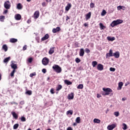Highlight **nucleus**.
<instances>
[{"label":"nucleus","mask_w":130,"mask_h":130,"mask_svg":"<svg viewBox=\"0 0 130 130\" xmlns=\"http://www.w3.org/2000/svg\"><path fill=\"white\" fill-rule=\"evenodd\" d=\"M103 91H104L102 93L103 96H108L110 93H112V89L110 88H103Z\"/></svg>","instance_id":"f257e3e1"},{"label":"nucleus","mask_w":130,"mask_h":130,"mask_svg":"<svg viewBox=\"0 0 130 130\" xmlns=\"http://www.w3.org/2000/svg\"><path fill=\"white\" fill-rule=\"evenodd\" d=\"M123 21L121 19H117L116 20H114L111 24L110 26L112 27H115V26H117V25H119L120 24H122L123 23Z\"/></svg>","instance_id":"f03ea898"},{"label":"nucleus","mask_w":130,"mask_h":130,"mask_svg":"<svg viewBox=\"0 0 130 130\" xmlns=\"http://www.w3.org/2000/svg\"><path fill=\"white\" fill-rule=\"evenodd\" d=\"M52 69L55 72H56V73H57L58 74L61 73V68H60V67H59L58 65L54 64L52 67Z\"/></svg>","instance_id":"7ed1b4c3"},{"label":"nucleus","mask_w":130,"mask_h":130,"mask_svg":"<svg viewBox=\"0 0 130 130\" xmlns=\"http://www.w3.org/2000/svg\"><path fill=\"white\" fill-rule=\"evenodd\" d=\"M4 8L6 10H10L11 8V2L9 1H7L4 3Z\"/></svg>","instance_id":"20e7f679"},{"label":"nucleus","mask_w":130,"mask_h":130,"mask_svg":"<svg viewBox=\"0 0 130 130\" xmlns=\"http://www.w3.org/2000/svg\"><path fill=\"white\" fill-rule=\"evenodd\" d=\"M43 66H47L49 63V59L47 57H44L42 61Z\"/></svg>","instance_id":"39448f33"},{"label":"nucleus","mask_w":130,"mask_h":130,"mask_svg":"<svg viewBox=\"0 0 130 130\" xmlns=\"http://www.w3.org/2000/svg\"><path fill=\"white\" fill-rule=\"evenodd\" d=\"M111 56H113V51L112 49H110L109 52L106 54V58H109Z\"/></svg>","instance_id":"423d86ee"},{"label":"nucleus","mask_w":130,"mask_h":130,"mask_svg":"<svg viewBox=\"0 0 130 130\" xmlns=\"http://www.w3.org/2000/svg\"><path fill=\"white\" fill-rule=\"evenodd\" d=\"M117 126V124L116 123H113L111 125H109L107 126V129L108 130H113L114 128H115Z\"/></svg>","instance_id":"0eeeda50"},{"label":"nucleus","mask_w":130,"mask_h":130,"mask_svg":"<svg viewBox=\"0 0 130 130\" xmlns=\"http://www.w3.org/2000/svg\"><path fill=\"white\" fill-rule=\"evenodd\" d=\"M11 67L13 69V70L16 71L18 69L17 64L14 63V61H11Z\"/></svg>","instance_id":"6e6552de"},{"label":"nucleus","mask_w":130,"mask_h":130,"mask_svg":"<svg viewBox=\"0 0 130 130\" xmlns=\"http://www.w3.org/2000/svg\"><path fill=\"white\" fill-rule=\"evenodd\" d=\"M71 8H72V4L71 3H68L65 8V11H66V12H69V11L71 10Z\"/></svg>","instance_id":"1a4fd4ad"},{"label":"nucleus","mask_w":130,"mask_h":130,"mask_svg":"<svg viewBox=\"0 0 130 130\" xmlns=\"http://www.w3.org/2000/svg\"><path fill=\"white\" fill-rule=\"evenodd\" d=\"M104 67L102 64H98L97 66V69L98 71H103Z\"/></svg>","instance_id":"9d476101"},{"label":"nucleus","mask_w":130,"mask_h":130,"mask_svg":"<svg viewBox=\"0 0 130 130\" xmlns=\"http://www.w3.org/2000/svg\"><path fill=\"white\" fill-rule=\"evenodd\" d=\"M74 92H71V93L68 94V99H69V100H73V99H74Z\"/></svg>","instance_id":"9b49d317"},{"label":"nucleus","mask_w":130,"mask_h":130,"mask_svg":"<svg viewBox=\"0 0 130 130\" xmlns=\"http://www.w3.org/2000/svg\"><path fill=\"white\" fill-rule=\"evenodd\" d=\"M113 56H114V57H115V58H119V57L120 56L119 52L117 51V52H115V53H113Z\"/></svg>","instance_id":"f8f14e48"},{"label":"nucleus","mask_w":130,"mask_h":130,"mask_svg":"<svg viewBox=\"0 0 130 130\" xmlns=\"http://www.w3.org/2000/svg\"><path fill=\"white\" fill-rule=\"evenodd\" d=\"M22 18V16H21V15L18 14L15 15V20H16L17 21H19V20H20Z\"/></svg>","instance_id":"ddd939ff"},{"label":"nucleus","mask_w":130,"mask_h":130,"mask_svg":"<svg viewBox=\"0 0 130 130\" xmlns=\"http://www.w3.org/2000/svg\"><path fill=\"white\" fill-rule=\"evenodd\" d=\"M60 31V27H57L56 28H53L52 29L53 33H57V32H59Z\"/></svg>","instance_id":"4468645a"},{"label":"nucleus","mask_w":130,"mask_h":130,"mask_svg":"<svg viewBox=\"0 0 130 130\" xmlns=\"http://www.w3.org/2000/svg\"><path fill=\"white\" fill-rule=\"evenodd\" d=\"M107 39L108 41H114V40H115V37H111L110 36H108L107 37Z\"/></svg>","instance_id":"2eb2a0df"},{"label":"nucleus","mask_w":130,"mask_h":130,"mask_svg":"<svg viewBox=\"0 0 130 130\" xmlns=\"http://www.w3.org/2000/svg\"><path fill=\"white\" fill-rule=\"evenodd\" d=\"M84 54H85V51H84V49H80L79 52L80 56H84Z\"/></svg>","instance_id":"dca6fc26"},{"label":"nucleus","mask_w":130,"mask_h":130,"mask_svg":"<svg viewBox=\"0 0 130 130\" xmlns=\"http://www.w3.org/2000/svg\"><path fill=\"white\" fill-rule=\"evenodd\" d=\"M122 86H123V83L122 82H119L117 90H121Z\"/></svg>","instance_id":"f3484780"},{"label":"nucleus","mask_w":130,"mask_h":130,"mask_svg":"<svg viewBox=\"0 0 130 130\" xmlns=\"http://www.w3.org/2000/svg\"><path fill=\"white\" fill-rule=\"evenodd\" d=\"M48 38H49V35H48V34H46L44 37H43L41 40L42 41H44L45 40H47V39H48Z\"/></svg>","instance_id":"a211bd4d"},{"label":"nucleus","mask_w":130,"mask_h":130,"mask_svg":"<svg viewBox=\"0 0 130 130\" xmlns=\"http://www.w3.org/2000/svg\"><path fill=\"white\" fill-rule=\"evenodd\" d=\"M11 114L12 115H13V117L14 118V119H18V114H17L16 112H12Z\"/></svg>","instance_id":"6ab92c4d"},{"label":"nucleus","mask_w":130,"mask_h":130,"mask_svg":"<svg viewBox=\"0 0 130 130\" xmlns=\"http://www.w3.org/2000/svg\"><path fill=\"white\" fill-rule=\"evenodd\" d=\"M99 25H100V28L101 30H104L106 29V26L103 25V23H100Z\"/></svg>","instance_id":"aec40b11"},{"label":"nucleus","mask_w":130,"mask_h":130,"mask_svg":"<svg viewBox=\"0 0 130 130\" xmlns=\"http://www.w3.org/2000/svg\"><path fill=\"white\" fill-rule=\"evenodd\" d=\"M18 42V40L17 39H15V38H11L10 40V42H11V43H16V42Z\"/></svg>","instance_id":"412c9836"},{"label":"nucleus","mask_w":130,"mask_h":130,"mask_svg":"<svg viewBox=\"0 0 130 130\" xmlns=\"http://www.w3.org/2000/svg\"><path fill=\"white\" fill-rule=\"evenodd\" d=\"M2 49L3 50H4L5 52H6V51H8V46L6 44L3 45V46H2Z\"/></svg>","instance_id":"4be33fe9"},{"label":"nucleus","mask_w":130,"mask_h":130,"mask_svg":"<svg viewBox=\"0 0 130 130\" xmlns=\"http://www.w3.org/2000/svg\"><path fill=\"white\" fill-rule=\"evenodd\" d=\"M34 17L35 19H37L39 17V11H37L35 12L34 14Z\"/></svg>","instance_id":"5701e85b"},{"label":"nucleus","mask_w":130,"mask_h":130,"mask_svg":"<svg viewBox=\"0 0 130 130\" xmlns=\"http://www.w3.org/2000/svg\"><path fill=\"white\" fill-rule=\"evenodd\" d=\"M10 59H11V57H8L6 58L5 59H4V62L5 63H8V62H9V61Z\"/></svg>","instance_id":"b1692460"},{"label":"nucleus","mask_w":130,"mask_h":130,"mask_svg":"<svg viewBox=\"0 0 130 130\" xmlns=\"http://www.w3.org/2000/svg\"><path fill=\"white\" fill-rule=\"evenodd\" d=\"M93 122L94 123H100V122H101V120H100L99 119L94 118L93 119Z\"/></svg>","instance_id":"393cba45"},{"label":"nucleus","mask_w":130,"mask_h":130,"mask_svg":"<svg viewBox=\"0 0 130 130\" xmlns=\"http://www.w3.org/2000/svg\"><path fill=\"white\" fill-rule=\"evenodd\" d=\"M54 53V47H52L50 49L49 51V54H52V53Z\"/></svg>","instance_id":"a878e982"},{"label":"nucleus","mask_w":130,"mask_h":130,"mask_svg":"<svg viewBox=\"0 0 130 130\" xmlns=\"http://www.w3.org/2000/svg\"><path fill=\"white\" fill-rule=\"evenodd\" d=\"M64 84H66V85H72V82L68 80H65L64 81Z\"/></svg>","instance_id":"bb28decb"},{"label":"nucleus","mask_w":130,"mask_h":130,"mask_svg":"<svg viewBox=\"0 0 130 130\" xmlns=\"http://www.w3.org/2000/svg\"><path fill=\"white\" fill-rule=\"evenodd\" d=\"M22 4H21V3H19L17 4V9L18 10H22Z\"/></svg>","instance_id":"cd10ccee"},{"label":"nucleus","mask_w":130,"mask_h":130,"mask_svg":"<svg viewBox=\"0 0 130 130\" xmlns=\"http://www.w3.org/2000/svg\"><path fill=\"white\" fill-rule=\"evenodd\" d=\"M90 18H91V12H89L86 15V20H89V19H90Z\"/></svg>","instance_id":"c85d7f7f"},{"label":"nucleus","mask_w":130,"mask_h":130,"mask_svg":"<svg viewBox=\"0 0 130 130\" xmlns=\"http://www.w3.org/2000/svg\"><path fill=\"white\" fill-rule=\"evenodd\" d=\"M122 126H123L122 129L123 130L127 129V125H126V124L123 123Z\"/></svg>","instance_id":"c756f323"},{"label":"nucleus","mask_w":130,"mask_h":130,"mask_svg":"<svg viewBox=\"0 0 130 130\" xmlns=\"http://www.w3.org/2000/svg\"><path fill=\"white\" fill-rule=\"evenodd\" d=\"M73 110H69L67 112L66 114L67 115H69V114H70V115H73Z\"/></svg>","instance_id":"7c9ffc66"},{"label":"nucleus","mask_w":130,"mask_h":130,"mask_svg":"<svg viewBox=\"0 0 130 130\" xmlns=\"http://www.w3.org/2000/svg\"><path fill=\"white\" fill-rule=\"evenodd\" d=\"M62 88V86L61 85H58L56 87V91H59V90H61Z\"/></svg>","instance_id":"2f4dec72"},{"label":"nucleus","mask_w":130,"mask_h":130,"mask_svg":"<svg viewBox=\"0 0 130 130\" xmlns=\"http://www.w3.org/2000/svg\"><path fill=\"white\" fill-rule=\"evenodd\" d=\"M97 64H98V62L96 61H93L92 62V66L93 68H95V67L96 66Z\"/></svg>","instance_id":"473e14b6"},{"label":"nucleus","mask_w":130,"mask_h":130,"mask_svg":"<svg viewBox=\"0 0 130 130\" xmlns=\"http://www.w3.org/2000/svg\"><path fill=\"white\" fill-rule=\"evenodd\" d=\"M83 88H84V85L80 84L79 85H78L77 86V89H83Z\"/></svg>","instance_id":"72a5a7b5"},{"label":"nucleus","mask_w":130,"mask_h":130,"mask_svg":"<svg viewBox=\"0 0 130 130\" xmlns=\"http://www.w3.org/2000/svg\"><path fill=\"white\" fill-rule=\"evenodd\" d=\"M76 122L77 123H80V122H81V118H80V117H78L76 118Z\"/></svg>","instance_id":"f704fd0d"},{"label":"nucleus","mask_w":130,"mask_h":130,"mask_svg":"<svg viewBox=\"0 0 130 130\" xmlns=\"http://www.w3.org/2000/svg\"><path fill=\"white\" fill-rule=\"evenodd\" d=\"M18 127H19V124L18 123L14 124L13 126L14 129H17V128H18Z\"/></svg>","instance_id":"c9c22d12"},{"label":"nucleus","mask_w":130,"mask_h":130,"mask_svg":"<svg viewBox=\"0 0 130 130\" xmlns=\"http://www.w3.org/2000/svg\"><path fill=\"white\" fill-rule=\"evenodd\" d=\"M0 21L1 22H4L5 21L4 16H0Z\"/></svg>","instance_id":"e433bc0d"},{"label":"nucleus","mask_w":130,"mask_h":130,"mask_svg":"<svg viewBox=\"0 0 130 130\" xmlns=\"http://www.w3.org/2000/svg\"><path fill=\"white\" fill-rule=\"evenodd\" d=\"M106 11H105V10H103V11L102 12V13H101V16H105V15H106Z\"/></svg>","instance_id":"4c0bfd02"},{"label":"nucleus","mask_w":130,"mask_h":130,"mask_svg":"<svg viewBox=\"0 0 130 130\" xmlns=\"http://www.w3.org/2000/svg\"><path fill=\"white\" fill-rule=\"evenodd\" d=\"M25 93L27 95H32V91L31 90H28L25 92Z\"/></svg>","instance_id":"58836bf2"},{"label":"nucleus","mask_w":130,"mask_h":130,"mask_svg":"<svg viewBox=\"0 0 130 130\" xmlns=\"http://www.w3.org/2000/svg\"><path fill=\"white\" fill-rule=\"evenodd\" d=\"M114 115L116 117H118V116H119V112H115L114 113Z\"/></svg>","instance_id":"ea45409f"},{"label":"nucleus","mask_w":130,"mask_h":130,"mask_svg":"<svg viewBox=\"0 0 130 130\" xmlns=\"http://www.w3.org/2000/svg\"><path fill=\"white\" fill-rule=\"evenodd\" d=\"M75 61L77 62V63H79V62H81V59H80L79 58H76L75 59Z\"/></svg>","instance_id":"a19ab883"},{"label":"nucleus","mask_w":130,"mask_h":130,"mask_svg":"<svg viewBox=\"0 0 130 130\" xmlns=\"http://www.w3.org/2000/svg\"><path fill=\"white\" fill-rule=\"evenodd\" d=\"M34 76H36V73L34 72L33 73H31L29 75V77H30V78H32V77H34Z\"/></svg>","instance_id":"79ce46f5"},{"label":"nucleus","mask_w":130,"mask_h":130,"mask_svg":"<svg viewBox=\"0 0 130 130\" xmlns=\"http://www.w3.org/2000/svg\"><path fill=\"white\" fill-rule=\"evenodd\" d=\"M32 60H33V58H32L31 57L29 58L28 59H27L28 62H29L30 63H31V62H32Z\"/></svg>","instance_id":"37998d69"},{"label":"nucleus","mask_w":130,"mask_h":130,"mask_svg":"<svg viewBox=\"0 0 130 130\" xmlns=\"http://www.w3.org/2000/svg\"><path fill=\"white\" fill-rule=\"evenodd\" d=\"M94 7H95V4H94V3H91L90 4V7L91 8V9H93V8H94Z\"/></svg>","instance_id":"c03bdc74"},{"label":"nucleus","mask_w":130,"mask_h":130,"mask_svg":"<svg viewBox=\"0 0 130 130\" xmlns=\"http://www.w3.org/2000/svg\"><path fill=\"white\" fill-rule=\"evenodd\" d=\"M20 119L21 121H26V118H25V117H21Z\"/></svg>","instance_id":"a18cd8bd"},{"label":"nucleus","mask_w":130,"mask_h":130,"mask_svg":"<svg viewBox=\"0 0 130 130\" xmlns=\"http://www.w3.org/2000/svg\"><path fill=\"white\" fill-rule=\"evenodd\" d=\"M15 72H16V70H13L12 71V72L11 73V77H14V75Z\"/></svg>","instance_id":"49530a36"},{"label":"nucleus","mask_w":130,"mask_h":130,"mask_svg":"<svg viewBox=\"0 0 130 130\" xmlns=\"http://www.w3.org/2000/svg\"><path fill=\"white\" fill-rule=\"evenodd\" d=\"M110 72H115V68L111 67L110 68Z\"/></svg>","instance_id":"de8ad7c7"},{"label":"nucleus","mask_w":130,"mask_h":130,"mask_svg":"<svg viewBox=\"0 0 130 130\" xmlns=\"http://www.w3.org/2000/svg\"><path fill=\"white\" fill-rule=\"evenodd\" d=\"M117 9L118 11H120V10H122V6H117Z\"/></svg>","instance_id":"09e8293b"},{"label":"nucleus","mask_w":130,"mask_h":130,"mask_svg":"<svg viewBox=\"0 0 130 130\" xmlns=\"http://www.w3.org/2000/svg\"><path fill=\"white\" fill-rule=\"evenodd\" d=\"M85 52L86 53H90V50L88 48L85 49Z\"/></svg>","instance_id":"8fccbe9b"},{"label":"nucleus","mask_w":130,"mask_h":130,"mask_svg":"<svg viewBox=\"0 0 130 130\" xmlns=\"http://www.w3.org/2000/svg\"><path fill=\"white\" fill-rule=\"evenodd\" d=\"M50 93L51 94H54V89L53 88L51 89L50 90Z\"/></svg>","instance_id":"3c124183"},{"label":"nucleus","mask_w":130,"mask_h":130,"mask_svg":"<svg viewBox=\"0 0 130 130\" xmlns=\"http://www.w3.org/2000/svg\"><path fill=\"white\" fill-rule=\"evenodd\" d=\"M42 7H46V3L43 2V3H42Z\"/></svg>","instance_id":"603ef678"},{"label":"nucleus","mask_w":130,"mask_h":130,"mask_svg":"<svg viewBox=\"0 0 130 130\" xmlns=\"http://www.w3.org/2000/svg\"><path fill=\"white\" fill-rule=\"evenodd\" d=\"M20 104H21V105H24V104H25V102H24V101H22L20 102Z\"/></svg>","instance_id":"864d4df0"},{"label":"nucleus","mask_w":130,"mask_h":130,"mask_svg":"<svg viewBox=\"0 0 130 130\" xmlns=\"http://www.w3.org/2000/svg\"><path fill=\"white\" fill-rule=\"evenodd\" d=\"M26 49H27V46L24 45L23 47V50H26Z\"/></svg>","instance_id":"5fc2aeb1"},{"label":"nucleus","mask_w":130,"mask_h":130,"mask_svg":"<svg viewBox=\"0 0 130 130\" xmlns=\"http://www.w3.org/2000/svg\"><path fill=\"white\" fill-rule=\"evenodd\" d=\"M42 73H43L44 74H45L46 73V69H43L42 70Z\"/></svg>","instance_id":"6e6d98bb"},{"label":"nucleus","mask_w":130,"mask_h":130,"mask_svg":"<svg viewBox=\"0 0 130 130\" xmlns=\"http://www.w3.org/2000/svg\"><path fill=\"white\" fill-rule=\"evenodd\" d=\"M11 104H15V105H18V103H16L15 102H11Z\"/></svg>","instance_id":"4d7b16f0"},{"label":"nucleus","mask_w":130,"mask_h":130,"mask_svg":"<svg viewBox=\"0 0 130 130\" xmlns=\"http://www.w3.org/2000/svg\"><path fill=\"white\" fill-rule=\"evenodd\" d=\"M96 97H97V98H100V97H101V95H100L99 93H98L96 94Z\"/></svg>","instance_id":"13d9d810"},{"label":"nucleus","mask_w":130,"mask_h":130,"mask_svg":"<svg viewBox=\"0 0 130 130\" xmlns=\"http://www.w3.org/2000/svg\"><path fill=\"white\" fill-rule=\"evenodd\" d=\"M122 10L123 11H125V7L122 6Z\"/></svg>","instance_id":"bf43d9fd"},{"label":"nucleus","mask_w":130,"mask_h":130,"mask_svg":"<svg viewBox=\"0 0 130 130\" xmlns=\"http://www.w3.org/2000/svg\"><path fill=\"white\" fill-rule=\"evenodd\" d=\"M27 24H30V23H31V19H28L27 21Z\"/></svg>","instance_id":"052dcab7"},{"label":"nucleus","mask_w":130,"mask_h":130,"mask_svg":"<svg viewBox=\"0 0 130 130\" xmlns=\"http://www.w3.org/2000/svg\"><path fill=\"white\" fill-rule=\"evenodd\" d=\"M126 100V98L124 97L122 98V101H125Z\"/></svg>","instance_id":"680f3d73"},{"label":"nucleus","mask_w":130,"mask_h":130,"mask_svg":"<svg viewBox=\"0 0 130 130\" xmlns=\"http://www.w3.org/2000/svg\"><path fill=\"white\" fill-rule=\"evenodd\" d=\"M128 85H129V82H127L125 84V86H128Z\"/></svg>","instance_id":"e2e57ef3"},{"label":"nucleus","mask_w":130,"mask_h":130,"mask_svg":"<svg viewBox=\"0 0 130 130\" xmlns=\"http://www.w3.org/2000/svg\"><path fill=\"white\" fill-rule=\"evenodd\" d=\"M4 14H8V10H6L4 11Z\"/></svg>","instance_id":"0e129e2a"},{"label":"nucleus","mask_w":130,"mask_h":130,"mask_svg":"<svg viewBox=\"0 0 130 130\" xmlns=\"http://www.w3.org/2000/svg\"><path fill=\"white\" fill-rule=\"evenodd\" d=\"M67 130H73V128H72V127H69L68 128H67Z\"/></svg>","instance_id":"69168bd1"},{"label":"nucleus","mask_w":130,"mask_h":130,"mask_svg":"<svg viewBox=\"0 0 130 130\" xmlns=\"http://www.w3.org/2000/svg\"><path fill=\"white\" fill-rule=\"evenodd\" d=\"M46 2L47 3H50L51 2V0H46Z\"/></svg>","instance_id":"338daca9"},{"label":"nucleus","mask_w":130,"mask_h":130,"mask_svg":"<svg viewBox=\"0 0 130 130\" xmlns=\"http://www.w3.org/2000/svg\"><path fill=\"white\" fill-rule=\"evenodd\" d=\"M84 26L85 27H87V26H88V24H87V23H84Z\"/></svg>","instance_id":"774afa93"}]
</instances>
